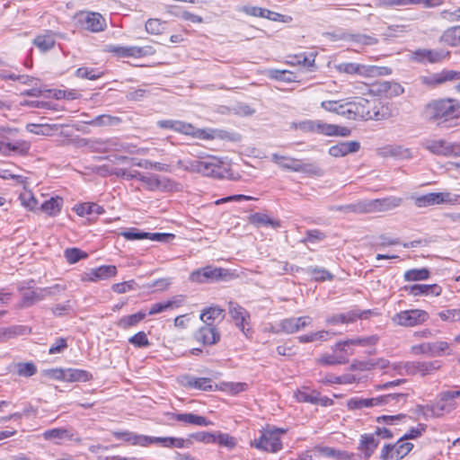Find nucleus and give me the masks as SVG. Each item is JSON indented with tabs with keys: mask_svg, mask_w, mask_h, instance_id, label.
<instances>
[{
	"mask_svg": "<svg viewBox=\"0 0 460 460\" xmlns=\"http://www.w3.org/2000/svg\"><path fill=\"white\" fill-rule=\"evenodd\" d=\"M422 116L441 128L456 126L460 119V102L451 98L433 100L425 105Z\"/></svg>",
	"mask_w": 460,
	"mask_h": 460,
	"instance_id": "1",
	"label": "nucleus"
},
{
	"mask_svg": "<svg viewBox=\"0 0 460 460\" xmlns=\"http://www.w3.org/2000/svg\"><path fill=\"white\" fill-rule=\"evenodd\" d=\"M31 143L20 137L16 128L0 127V154L4 156L26 155Z\"/></svg>",
	"mask_w": 460,
	"mask_h": 460,
	"instance_id": "2",
	"label": "nucleus"
},
{
	"mask_svg": "<svg viewBox=\"0 0 460 460\" xmlns=\"http://www.w3.org/2000/svg\"><path fill=\"white\" fill-rule=\"evenodd\" d=\"M178 165L184 167L187 171L198 172L207 177L221 179L226 173L221 158L213 155L200 157L199 160L187 161L185 164L180 160Z\"/></svg>",
	"mask_w": 460,
	"mask_h": 460,
	"instance_id": "3",
	"label": "nucleus"
},
{
	"mask_svg": "<svg viewBox=\"0 0 460 460\" xmlns=\"http://www.w3.org/2000/svg\"><path fill=\"white\" fill-rule=\"evenodd\" d=\"M283 433H285V430L282 429L264 430L259 438L250 442V446L261 451L276 453L282 448L279 435Z\"/></svg>",
	"mask_w": 460,
	"mask_h": 460,
	"instance_id": "4",
	"label": "nucleus"
},
{
	"mask_svg": "<svg viewBox=\"0 0 460 460\" xmlns=\"http://www.w3.org/2000/svg\"><path fill=\"white\" fill-rule=\"evenodd\" d=\"M228 276H230L228 270L208 265L193 270L190 274V280L199 284L215 283L226 280Z\"/></svg>",
	"mask_w": 460,
	"mask_h": 460,
	"instance_id": "5",
	"label": "nucleus"
},
{
	"mask_svg": "<svg viewBox=\"0 0 460 460\" xmlns=\"http://www.w3.org/2000/svg\"><path fill=\"white\" fill-rule=\"evenodd\" d=\"M348 103L351 119L379 120L382 119L379 111H375L376 108H374L372 111L370 107L371 102L365 98H356V100Z\"/></svg>",
	"mask_w": 460,
	"mask_h": 460,
	"instance_id": "6",
	"label": "nucleus"
},
{
	"mask_svg": "<svg viewBox=\"0 0 460 460\" xmlns=\"http://www.w3.org/2000/svg\"><path fill=\"white\" fill-rule=\"evenodd\" d=\"M429 319V313L421 309L404 310L395 314L393 323L403 326L413 327L424 323Z\"/></svg>",
	"mask_w": 460,
	"mask_h": 460,
	"instance_id": "7",
	"label": "nucleus"
},
{
	"mask_svg": "<svg viewBox=\"0 0 460 460\" xmlns=\"http://www.w3.org/2000/svg\"><path fill=\"white\" fill-rule=\"evenodd\" d=\"M107 51L115 54L119 58H142L155 53L151 46H119L107 45Z\"/></svg>",
	"mask_w": 460,
	"mask_h": 460,
	"instance_id": "8",
	"label": "nucleus"
},
{
	"mask_svg": "<svg viewBox=\"0 0 460 460\" xmlns=\"http://www.w3.org/2000/svg\"><path fill=\"white\" fill-rule=\"evenodd\" d=\"M449 51L444 49H418L411 52V59L417 63H439L449 57Z\"/></svg>",
	"mask_w": 460,
	"mask_h": 460,
	"instance_id": "9",
	"label": "nucleus"
},
{
	"mask_svg": "<svg viewBox=\"0 0 460 460\" xmlns=\"http://www.w3.org/2000/svg\"><path fill=\"white\" fill-rule=\"evenodd\" d=\"M403 199L397 196H387L381 199H368L369 212H386L402 205Z\"/></svg>",
	"mask_w": 460,
	"mask_h": 460,
	"instance_id": "10",
	"label": "nucleus"
},
{
	"mask_svg": "<svg viewBox=\"0 0 460 460\" xmlns=\"http://www.w3.org/2000/svg\"><path fill=\"white\" fill-rule=\"evenodd\" d=\"M228 311L234 321L236 327L239 328L246 337H248L251 330L250 328L245 327V324L247 323L246 320L250 317L247 310L236 302L230 301L228 303Z\"/></svg>",
	"mask_w": 460,
	"mask_h": 460,
	"instance_id": "11",
	"label": "nucleus"
},
{
	"mask_svg": "<svg viewBox=\"0 0 460 460\" xmlns=\"http://www.w3.org/2000/svg\"><path fill=\"white\" fill-rule=\"evenodd\" d=\"M79 22L84 29L92 32L102 31L106 27L105 19L99 13H82Z\"/></svg>",
	"mask_w": 460,
	"mask_h": 460,
	"instance_id": "12",
	"label": "nucleus"
},
{
	"mask_svg": "<svg viewBox=\"0 0 460 460\" xmlns=\"http://www.w3.org/2000/svg\"><path fill=\"white\" fill-rule=\"evenodd\" d=\"M220 332L215 324H204L195 332L194 338L203 345H214L220 341Z\"/></svg>",
	"mask_w": 460,
	"mask_h": 460,
	"instance_id": "13",
	"label": "nucleus"
},
{
	"mask_svg": "<svg viewBox=\"0 0 460 460\" xmlns=\"http://www.w3.org/2000/svg\"><path fill=\"white\" fill-rule=\"evenodd\" d=\"M416 354H427L430 357H440L444 353L450 354L449 344L447 341H436L422 343L412 348Z\"/></svg>",
	"mask_w": 460,
	"mask_h": 460,
	"instance_id": "14",
	"label": "nucleus"
},
{
	"mask_svg": "<svg viewBox=\"0 0 460 460\" xmlns=\"http://www.w3.org/2000/svg\"><path fill=\"white\" fill-rule=\"evenodd\" d=\"M402 290L413 296H439L442 294V288L438 284H413L404 286Z\"/></svg>",
	"mask_w": 460,
	"mask_h": 460,
	"instance_id": "15",
	"label": "nucleus"
},
{
	"mask_svg": "<svg viewBox=\"0 0 460 460\" xmlns=\"http://www.w3.org/2000/svg\"><path fill=\"white\" fill-rule=\"evenodd\" d=\"M441 0H376L378 7H394L404 5H422L424 7H435L441 4Z\"/></svg>",
	"mask_w": 460,
	"mask_h": 460,
	"instance_id": "16",
	"label": "nucleus"
},
{
	"mask_svg": "<svg viewBox=\"0 0 460 460\" xmlns=\"http://www.w3.org/2000/svg\"><path fill=\"white\" fill-rule=\"evenodd\" d=\"M117 274V268L113 265H102L98 268L91 269L85 272L82 279L84 281L96 282L114 277Z\"/></svg>",
	"mask_w": 460,
	"mask_h": 460,
	"instance_id": "17",
	"label": "nucleus"
},
{
	"mask_svg": "<svg viewBox=\"0 0 460 460\" xmlns=\"http://www.w3.org/2000/svg\"><path fill=\"white\" fill-rule=\"evenodd\" d=\"M160 128L171 129L172 131L194 137L195 127L188 122L176 119H162L157 121Z\"/></svg>",
	"mask_w": 460,
	"mask_h": 460,
	"instance_id": "18",
	"label": "nucleus"
},
{
	"mask_svg": "<svg viewBox=\"0 0 460 460\" xmlns=\"http://www.w3.org/2000/svg\"><path fill=\"white\" fill-rule=\"evenodd\" d=\"M456 400V398L453 390L442 391L438 394L437 400L435 401L436 407L442 416L445 413H450L457 407Z\"/></svg>",
	"mask_w": 460,
	"mask_h": 460,
	"instance_id": "19",
	"label": "nucleus"
},
{
	"mask_svg": "<svg viewBox=\"0 0 460 460\" xmlns=\"http://www.w3.org/2000/svg\"><path fill=\"white\" fill-rule=\"evenodd\" d=\"M140 181L145 183L149 190H169L173 187V181L168 178H160L158 175H144L141 174Z\"/></svg>",
	"mask_w": 460,
	"mask_h": 460,
	"instance_id": "20",
	"label": "nucleus"
},
{
	"mask_svg": "<svg viewBox=\"0 0 460 460\" xmlns=\"http://www.w3.org/2000/svg\"><path fill=\"white\" fill-rule=\"evenodd\" d=\"M171 419L184 424L195 425L199 427H208L213 425V422L204 416L197 415L191 412L171 414Z\"/></svg>",
	"mask_w": 460,
	"mask_h": 460,
	"instance_id": "21",
	"label": "nucleus"
},
{
	"mask_svg": "<svg viewBox=\"0 0 460 460\" xmlns=\"http://www.w3.org/2000/svg\"><path fill=\"white\" fill-rule=\"evenodd\" d=\"M194 137L202 140L222 139L234 140L228 131L217 128H195Z\"/></svg>",
	"mask_w": 460,
	"mask_h": 460,
	"instance_id": "22",
	"label": "nucleus"
},
{
	"mask_svg": "<svg viewBox=\"0 0 460 460\" xmlns=\"http://www.w3.org/2000/svg\"><path fill=\"white\" fill-rule=\"evenodd\" d=\"M440 367V363L438 360L429 362H409L406 364L407 371L411 374H420L427 376L432 374L434 371Z\"/></svg>",
	"mask_w": 460,
	"mask_h": 460,
	"instance_id": "23",
	"label": "nucleus"
},
{
	"mask_svg": "<svg viewBox=\"0 0 460 460\" xmlns=\"http://www.w3.org/2000/svg\"><path fill=\"white\" fill-rule=\"evenodd\" d=\"M332 37L334 40L352 41L360 46H370L377 42V40L372 36L365 34H351L342 32L341 34L333 33Z\"/></svg>",
	"mask_w": 460,
	"mask_h": 460,
	"instance_id": "24",
	"label": "nucleus"
},
{
	"mask_svg": "<svg viewBox=\"0 0 460 460\" xmlns=\"http://www.w3.org/2000/svg\"><path fill=\"white\" fill-rule=\"evenodd\" d=\"M183 385L189 388L205 392L214 391L217 385H213L212 380L208 377H196L190 375L183 376Z\"/></svg>",
	"mask_w": 460,
	"mask_h": 460,
	"instance_id": "25",
	"label": "nucleus"
},
{
	"mask_svg": "<svg viewBox=\"0 0 460 460\" xmlns=\"http://www.w3.org/2000/svg\"><path fill=\"white\" fill-rule=\"evenodd\" d=\"M359 148L360 144L358 141L341 142L329 148V155L333 157H341L350 153H356Z\"/></svg>",
	"mask_w": 460,
	"mask_h": 460,
	"instance_id": "26",
	"label": "nucleus"
},
{
	"mask_svg": "<svg viewBox=\"0 0 460 460\" xmlns=\"http://www.w3.org/2000/svg\"><path fill=\"white\" fill-rule=\"evenodd\" d=\"M379 445V439L375 434H363L360 436L358 449L362 451L364 458L368 459Z\"/></svg>",
	"mask_w": 460,
	"mask_h": 460,
	"instance_id": "27",
	"label": "nucleus"
},
{
	"mask_svg": "<svg viewBox=\"0 0 460 460\" xmlns=\"http://www.w3.org/2000/svg\"><path fill=\"white\" fill-rule=\"evenodd\" d=\"M448 145L449 142L444 139H426L422 143L423 147L429 150L431 154L446 157H448L449 154Z\"/></svg>",
	"mask_w": 460,
	"mask_h": 460,
	"instance_id": "28",
	"label": "nucleus"
},
{
	"mask_svg": "<svg viewBox=\"0 0 460 460\" xmlns=\"http://www.w3.org/2000/svg\"><path fill=\"white\" fill-rule=\"evenodd\" d=\"M20 291L22 292V298L18 305L19 308L31 307L37 302L44 299V295L41 293V290L38 292L30 288L25 289L24 288H20Z\"/></svg>",
	"mask_w": 460,
	"mask_h": 460,
	"instance_id": "29",
	"label": "nucleus"
},
{
	"mask_svg": "<svg viewBox=\"0 0 460 460\" xmlns=\"http://www.w3.org/2000/svg\"><path fill=\"white\" fill-rule=\"evenodd\" d=\"M107 146L110 150L117 151V152H125L128 154H144L145 149L138 148L134 145H131L127 142H122L118 138H111L107 141Z\"/></svg>",
	"mask_w": 460,
	"mask_h": 460,
	"instance_id": "30",
	"label": "nucleus"
},
{
	"mask_svg": "<svg viewBox=\"0 0 460 460\" xmlns=\"http://www.w3.org/2000/svg\"><path fill=\"white\" fill-rule=\"evenodd\" d=\"M224 317V309L217 305L204 308L199 316L200 320L204 323V324H214V322L217 319L222 321Z\"/></svg>",
	"mask_w": 460,
	"mask_h": 460,
	"instance_id": "31",
	"label": "nucleus"
},
{
	"mask_svg": "<svg viewBox=\"0 0 460 460\" xmlns=\"http://www.w3.org/2000/svg\"><path fill=\"white\" fill-rule=\"evenodd\" d=\"M271 161L282 169L296 172H297L296 168L300 167L302 164V161L298 159L279 155L278 154H272Z\"/></svg>",
	"mask_w": 460,
	"mask_h": 460,
	"instance_id": "32",
	"label": "nucleus"
},
{
	"mask_svg": "<svg viewBox=\"0 0 460 460\" xmlns=\"http://www.w3.org/2000/svg\"><path fill=\"white\" fill-rule=\"evenodd\" d=\"M335 67L339 73L358 75L362 76H366L367 75V66L358 63L343 62L336 65Z\"/></svg>",
	"mask_w": 460,
	"mask_h": 460,
	"instance_id": "33",
	"label": "nucleus"
},
{
	"mask_svg": "<svg viewBox=\"0 0 460 460\" xmlns=\"http://www.w3.org/2000/svg\"><path fill=\"white\" fill-rule=\"evenodd\" d=\"M378 400L376 397L373 398H361L352 397L347 401V407L349 410H361L364 408H373L377 406Z\"/></svg>",
	"mask_w": 460,
	"mask_h": 460,
	"instance_id": "34",
	"label": "nucleus"
},
{
	"mask_svg": "<svg viewBox=\"0 0 460 460\" xmlns=\"http://www.w3.org/2000/svg\"><path fill=\"white\" fill-rule=\"evenodd\" d=\"M408 394L404 393H394L377 396V406L391 405L397 406L405 403Z\"/></svg>",
	"mask_w": 460,
	"mask_h": 460,
	"instance_id": "35",
	"label": "nucleus"
},
{
	"mask_svg": "<svg viewBox=\"0 0 460 460\" xmlns=\"http://www.w3.org/2000/svg\"><path fill=\"white\" fill-rule=\"evenodd\" d=\"M63 199L57 196L52 197L49 199L43 202L40 206V208L43 212H45L47 215L50 217H56L58 216L63 207Z\"/></svg>",
	"mask_w": 460,
	"mask_h": 460,
	"instance_id": "36",
	"label": "nucleus"
},
{
	"mask_svg": "<svg viewBox=\"0 0 460 460\" xmlns=\"http://www.w3.org/2000/svg\"><path fill=\"white\" fill-rule=\"evenodd\" d=\"M93 378V375L83 369L65 368V382H86Z\"/></svg>",
	"mask_w": 460,
	"mask_h": 460,
	"instance_id": "37",
	"label": "nucleus"
},
{
	"mask_svg": "<svg viewBox=\"0 0 460 460\" xmlns=\"http://www.w3.org/2000/svg\"><path fill=\"white\" fill-rule=\"evenodd\" d=\"M55 35L52 31H47L43 34L38 35L33 43L42 51H47L52 49L55 45Z\"/></svg>",
	"mask_w": 460,
	"mask_h": 460,
	"instance_id": "38",
	"label": "nucleus"
},
{
	"mask_svg": "<svg viewBox=\"0 0 460 460\" xmlns=\"http://www.w3.org/2000/svg\"><path fill=\"white\" fill-rule=\"evenodd\" d=\"M305 273L311 276L315 281L332 280L334 279L333 274L329 270L318 266H309L305 268Z\"/></svg>",
	"mask_w": 460,
	"mask_h": 460,
	"instance_id": "39",
	"label": "nucleus"
},
{
	"mask_svg": "<svg viewBox=\"0 0 460 460\" xmlns=\"http://www.w3.org/2000/svg\"><path fill=\"white\" fill-rule=\"evenodd\" d=\"M430 277V271L427 268L411 269L404 272L403 279L407 282L426 280Z\"/></svg>",
	"mask_w": 460,
	"mask_h": 460,
	"instance_id": "40",
	"label": "nucleus"
},
{
	"mask_svg": "<svg viewBox=\"0 0 460 460\" xmlns=\"http://www.w3.org/2000/svg\"><path fill=\"white\" fill-rule=\"evenodd\" d=\"M146 316V314L145 312L140 311L137 312V314L121 317L119 320L117 325L121 329L127 330L139 323L142 320L145 319Z\"/></svg>",
	"mask_w": 460,
	"mask_h": 460,
	"instance_id": "41",
	"label": "nucleus"
},
{
	"mask_svg": "<svg viewBox=\"0 0 460 460\" xmlns=\"http://www.w3.org/2000/svg\"><path fill=\"white\" fill-rule=\"evenodd\" d=\"M78 216L102 215L105 212L104 208L96 203H84L75 208Z\"/></svg>",
	"mask_w": 460,
	"mask_h": 460,
	"instance_id": "42",
	"label": "nucleus"
},
{
	"mask_svg": "<svg viewBox=\"0 0 460 460\" xmlns=\"http://www.w3.org/2000/svg\"><path fill=\"white\" fill-rule=\"evenodd\" d=\"M458 31L456 26L447 29L440 36L439 41L451 47L460 45Z\"/></svg>",
	"mask_w": 460,
	"mask_h": 460,
	"instance_id": "43",
	"label": "nucleus"
},
{
	"mask_svg": "<svg viewBox=\"0 0 460 460\" xmlns=\"http://www.w3.org/2000/svg\"><path fill=\"white\" fill-rule=\"evenodd\" d=\"M333 332H331L330 331H319L315 332H311L308 334L298 336L297 339L301 343H308V342H314L316 341H328L332 335H333Z\"/></svg>",
	"mask_w": 460,
	"mask_h": 460,
	"instance_id": "44",
	"label": "nucleus"
},
{
	"mask_svg": "<svg viewBox=\"0 0 460 460\" xmlns=\"http://www.w3.org/2000/svg\"><path fill=\"white\" fill-rule=\"evenodd\" d=\"M250 222L257 226H269L272 228H278L280 226L279 221H275L267 215L261 213L252 214L250 217Z\"/></svg>",
	"mask_w": 460,
	"mask_h": 460,
	"instance_id": "45",
	"label": "nucleus"
},
{
	"mask_svg": "<svg viewBox=\"0 0 460 460\" xmlns=\"http://www.w3.org/2000/svg\"><path fill=\"white\" fill-rule=\"evenodd\" d=\"M43 437L47 440H54L56 443H59L60 440L65 438L72 439L73 435L66 429H52L46 430Z\"/></svg>",
	"mask_w": 460,
	"mask_h": 460,
	"instance_id": "46",
	"label": "nucleus"
},
{
	"mask_svg": "<svg viewBox=\"0 0 460 460\" xmlns=\"http://www.w3.org/2000/svg\"><path fill=\"white\" fill-rule=\"evenodd\" d=\"M413 448V444L406 442L404 438H400L394 444V460L402 459Z\"/></svg>",
	"mask_w": 460,
	"mask_h": 460,
	"instance_id": "47",
	"label": "nucleus"
},
{
	"mask_svg": "<svg viewBox=\"0 0 460 460\" xmlns=\"http://www.w3.org/2000/svg\"><path fill=\"white\" fill-rule=\"evenodd\" d=\"M318 396V391L310 390L307 387H303L302 390H298L295 394V397L299 402H309L315 404L316 397Z\"/></svg>",
	"mask_w": 460,
	"mask_h": 460,
	"instance_id": "48",
	"label": "nucleus"
},
{
	"mask_svg": "<svg viewBox=\"0 0 460 460\" xmlns=\"http://www.w3.org/2000/svg\"><path fill=\"white\" fill-rule=\"evenodd\" d=\"M417 413L421 414L426 420L441 417L440 411L436 407V402L427 405H418Z\"/></svg>",
	"mask_w": 460,
	"mask_h": 460,
	"instance_id": "49",
	"label": "nucleus"
},
{
	"mask_svg": "<svg viewBox=\"0 0 460 460\" xmlns=\"http://www.w3.org/2000/svg\"><path fill=\"white\" fill-rule=\"evenodd\" d=\"M120 119L118 117L102 114L95 117L90 124L93 126H114L120 123Z\"/></svg>",
	"mask_w": 460,
	"mask_h": 460,
	"instance_id": "50",
	"label": "nucleus"
},
{
	"mask_svg": "<svg viewBox=\"0 0 460 460\" xmlns=\"http://www.w3.org/2000/svg\"><path fill=\"white\" fill-rule=\"evenodd\" d=\"M297 172L307 174L308 176H322L323 170L315 163H303L296 168Z\"/></svg>",
	"mask_w": 460,
	"mask_h": 460,
	"instance_id": "51",
	"label": "nucleus"
},
{
	"mask_svg": "<svg viewBox=\"0 0 460 460\" xmlns=\"http://www.w3.org/2000/svg\"><path fill=\"white\" fill-rule=\"evenodd\" d=\"M378 341V337L376 335H372L364 338H356V339H349L344 341L343 345H352V346H372L375 345Z\"/></svg>",
	"mask_w": 460,
	"mask_h": 460,
	"instance_id": "52",
	"label": "nucleus"
},
{
	"mask_svg": "<svg viewBox=\"0 0 460 460\" xmlns=\"http://www.w3.org/2000/svg\"><path fill=\"white\" fill-rule=\"evenodd\" d=\"M75 75L83 79L96 80L102 77V72L96 68L79 67L75 71Z\"/></svg>",
	"mask_w": 460,
	"mask_h": 460,
	"instance_id": "53",
	"label": "nucleus"
},
{
	"mask_svg": "<svg viewBox=\"0 0 460 460\" xmlns=\"http://www.w3.org/2000/svg\"><path fill=\"white\" fill-rule=\"evenodd\" d=\"M135 165L144 169H155L159 172H170V165L159 162H152L149 160H140Z\"/></svg>",
	"mask_w": 460,
	"mask_h": 460,
	"instance_id": "54",
	"label": "nucleus"
},
{
	"mask_svg": "<svg viewBox=\"0 0 460 460\" xmlns=\"http://www.w3.org/2000/svg\"><path fill=\"white\" fill-rule=\"evenodd\" d=\"M370 314V310L360 312L359 310L356 309L342 313L345 323H352L356 322L357 319H367Z\"/></svg>",
	"mask_w": 460,
	"mask_h": 460,
	"instance_id": "55",
	"label": "nucleus"
},
{
	"mask_svg": "<svg viewBox=\"0 0 460 460\" xmlns=\"http://www.w3.org/2000/svg\"><path fill=\"white\" fill-rule=\"evenodd\" d=\"M128 342L137 349L147 348L150 345V341L145 332H137L128 339Z\"/></svg>",
	"mask_w": 460,
	"mask_h": 460,
	"instance_id": "56",
	"label": "nucleus"
},
{
	"mask_svg": "<svg viewBox=\"0 0 460 460\" xmlns=\"http://www.w3.org/2000/svg\"><path fill=\"white\" fill-rule=\"evenodd\" d=\"M87 253L79 248H67L65 251V258L70 264L76 263L82 259L87 258Z\"/></svg>",
	"mask_w": 460,
	"mask_h": 460,
	"instance_id": "57",
	"label": "nucleus"
},
{
	"mask_svg": "<svg viewBox=\"0 0 460 460\" xmlns=\"http://www.w3.org/2000/svg\"><path fill=\"white\" fill-rule=\"evenodd\" d=\"M348 362V357L336 355H323L319 358V363L325 366L341 365Z\"/></svg>",
	"mask_w": 460,
	"mask_h": 460,
	"instance_id": "58",
	"label": "nucleus"
},
{
	"mask_svg": "<svg viewBox=\"0 0 460 460\" xmlns=\"http://www.w3.org/2000/svg\"><path fill=\"white\" fill-rule=\"evenodd\" d=\"M293 59L294 60L292 61V63L310 68V67L314 66L315 55L313 53H311L309 55H306L304 53V54L296 55L293 58Z\"/></svg>",
	"mask_w": 460,
	"mask_h": 460,
	"instance_id": "59",
	"label": "nucleus"
},
{
	"mask_svg": "<svg viewBox=\"0 0 460 460\" xmlns=\"http://www.w3.org/2000/svg\"><path fill=\"white\" fill-rule=\"evenodd\" d=\"M270 77L282 82H296V75L290 71L287 70H272L270 71Z\"/></svg>",
	"mask_w": 460,
	"mask_h": 460,
	"instance_id": "60",
	"label": "nucleus"
},
{
	"mask_svg": "<svg viewBox=\"0 0 460 460\" xmlns=\"http://www.w3.org/2000/svg\"><path fill=\"white\" fill-rule=\"evenodd\" d=\"M349 211L355 214H370L368 199H361L349 204Z\"/></svg>",
	"mask_w": 460,
	"mask_h": 460,
	"instance_id": "61",
	"label": "nucleus"
},
{
	"mask_svg": "<svg viewBox=\"0 0 460 460\" xmlns=\"http://www.w3.org/2000/svg\"><path fill=\"white\" fill-rule=\"evenodd\" d=\"M37 368L31 362L18 363L17 364V374L21 376L30 377L35 375Z\"/></svg>",
	"mask_w": 460,
	"mask_h": 460,
	"instance_id": "62",
	"label": "nucleus"
},
{
	"mask_svg": "<svg viewBox=\"0 0 460 460\" xmlns=\"http://www.w3.org/2000/svg\"><path fill=\"white\" fill-rule=\"evenodd\" d=\"M216 443L232 449L236 446V439L229 434L219 432L216 434Z\"/></svg>",
	"mask_w": 460,
	"mask_h": 460,
	"instance_id": "63",
	"label": "nucleus"
},
{
	"mask_svg": "<svg viewBox=\"0 0 460 460\" xmlns=\"http://www.w3.org/2000/svg\"><path fill=\"white\" fill-rule=\"evenodd\" d=\"M455 80H460V72L454 70H443L440 73H438L437 82L440 84L447 81Z\"/></svg>",
	"mask_w": 460,
	"mask_h": 460,
	"instance_id": "64",
	"label": "nucleus"
}]
</instances>
